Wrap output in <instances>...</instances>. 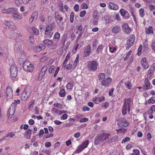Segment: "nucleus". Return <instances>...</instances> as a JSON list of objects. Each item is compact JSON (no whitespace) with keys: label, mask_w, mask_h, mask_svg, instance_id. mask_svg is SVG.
Returning a JSON list of instances; mask_svg holds the SVG:
<instances>
[{"label":"nucleus","mask_w":155,"mask_h":155,"mask_svg":"<svg viewBox=\"0 0 155 155\" xmlns=\"http://www.w3.org/2000/svg\"><path fill=\"white\" fill-rule=\"evenodd\" d=\"M53 29L52 26L51 24L48 25L46 27L45 32V38H51L53 35L52 31Z\"/></svg>","instance_id":"obj_4"},{"label":"nucleus","mask_w":155,"mask_h":155,"mask_svg":"<svg viewBox=\"0 0 155 155\" xmlns=\"http://www.w3.org/2000/svg\"><path fill=\"white\" fill-rule=\"evenodd\" d=\"M15 109L14 107H12V108L11 107L8 109V114L10 116V115L12 116L14 114Z\"/></svg>","instance_id":"obj_34"},{"label":"nucleus","mask_w":155,"mask_h":155,"mask_svg":"<svg viewBox=\"0 0 155 155\" xmlns=\"http://www.w3.org/2000/svg\"><path fill=\"white\" fill-rule=\"evenodd\" d=\"M103 49V47L102 45H99L97 48V51L99 52L102 51Z\"/></svg>","instance_id":"obj_55"},{"label":"nucleus","mask_w":155,"mask_h":155,"mask_svg":"<svg viewBox=\"0 0 155 155\" xmlns=\"http://www.w3.org/2000/svg\"><path fill=\"white\" fill-rule=\"evenodd\" d=\"M99 97H96L93 99V101L96 104H98L99 103Z\"/></svg>","instance_id":"obj_54"},{"label":"nucleus","mask_w":155,"mask_h":155,"mask_svg":"<svg viewBox=\"0 0 155 155\" xmlns=\"http://www.w3.org/2000/svg\"><path fill=\"white\" fill-rule=\"evenodd\" d=\"M109 50L111 53H113L116 50V47L113 46L110 47H109Z\"/></svg>","instance_id":"obj_57"},{"label":"nucleus","mask_w":155,"mask_h":155,"mask_svg":"<svg viewBox=\"0 0 155 155\" xmlns=\"http://www.w3.org/2000/svg\"><path fill=\"white\" fill-rule=\"evenodd\" d=\"M140 152L137 149L133 150V153L131 154V155H139Z\"/></svg>","instance_id":"obj_47"},{"label":"nucleus","mask_w":155,"mask_h":155,"mask_svg":"<svg viewBox=\"0 0 155 155\" xmlns=\"http://www.w3.org/2000/svg\"><path fill=\"white\" fill-rule=\"evenodd\" d=\"M81 144L78 146L77 149L74 151V153H79L81 152L82 150L84 149V148Z\"/></svg>","instance_id":"obj_31"},{"label":"nucleus","mask_w":155,"mask_h":155,"mask_svg":"<svg viewBox=\"0 0 155 155\" xmlns=\"http://www.w3.org/2000/svg\"><path fill=\"white\" fill-rule=\"evenodd\" d=\"M110 136V134L107 133H102L97 135L94 140V144L97 145L99 144L100 143L107 140Z\"/></svg>","instance_id":"obj_1"},{"label":"nucleus","mask_w":155,"mask_h":155,"mask_svg":"<svg viewBox=\"0 0 155 155\" xmlns=\"http://www.w3.org/2000/svg\"><path fill=\"white\" fill-rule=\"evenodd\" d=\"M130 140V138L128 137H126L124 138L121 141V143H125L129 141Z\"/></svg>","instance_id":"obj_48"},{"label":"nucleus","mask_w":155,"mask_h":155,"mask_svg":"<svg viewBox=\"0 0 155 155\" xmlns=\"http://www.w3.org/2000/svg\"><path fill=\"white\" fill-rule=\"evenodd\" d=\"M31 94L30 90H25L21 97V100L23 101L26 100L29 97Z\"/></svg>","instance_id":"obj_11"},{"label":"nucleus","mask_w":155,"mask_h":155,"mask_svg":"<svg viewBox=\"0 0 155 155\" xmlns=\"http://www.w3.org/2000/svg\"><path fill=\"white\" fill-rule=\"evenodd\" d=\"M31 131L30 129H28V130L26 131L24 134V136L27 139H30L31 135Z\"/></svg>","instance_id":"obj_26"},{"label":"nucleus","mask_w":155,"mask_h":155,"mask_svg":"<svg viewBox=\"0 0 155 155\" xmlns=\"http://www.w3.org/2000/svg\"><path fill=\"white\" fill-rule=\"evenodd\" d=\"M23 67L25 71L30 72L32 71L34 69L33 65L28 61L24 62L23 64Z\"/></svg>","instance_id":"obj_5"},{"label":"nucleus","mask_w":155,"mask_h":155,"mask_svg":"<svg viewBox=\"0 0 155 155\" xmlns=\"http://www.w3.org/2000/svg\"><path fill=\"white\" fill-rule=\"evenodd\" d=\"M151 84L148 82V81H146V90L149 89L150 88Z\"/></svg>","instance_id":"obj_62"},{"label":"nucleus","mask_w":155,"mask_h":155,"mask_svg":"<svg viewBox=\"0 0 155 155\" xmlns=\"http://www.w3.org/2000/svg\"><path fill=\"white\" fill-rule=\"evenodd\" d=\"M74 12H72L70 15V21L71 23H72L74 20Z\"/></svg>","instance_id":"obj_44"},{"label":"nucleus","mask_w":155,"mask_h":155,"mask_svg":"<svg viewBox=\"0 0 155 155\" xmlns=\"http://www.w3.org/2000/svg\"><path fill=\"white\" fill-rule=\"evenodd\" d=\"M147 137L148 140L149 141H150L151 138V134L149 133H148L147 135Z\"/></svg>","instance_id":"obj_63"},{"label":"nucleus","mask_w":155,"mask_h":155,"mask_svg":"<svg viewBox=\"0 0 155 155\" xmlns=\"http://www.w3.org/2000/svg\"><path fill=\"white\" fill-rule=\"evenodd\" d=\"M109 6L110 9H113L115 10H118L119 8L118 5L111 2H110L109 3Z\"/></svg>","instance_id":"obj_21"},{"label":"nucleus","mask_w":155,"mask_h":155,"mask_svg":"<svg viewBox=\"0 0 155 155\" xmlns=\"http://www.w3.org/2000/svg\"><path fill=\"white\" fill-rule=\"evenodd\" d=\"M60 36V33L59 32H56L54 36L53 41L56 42H58L59 40Z\"/></svg>","instance_id":"obj_23"},{"label":"nucleus","mask_w":155,"mask_h":155,"mask_svg":"<svg viewBox=\"0 0 155 155\" xmlns=\"http://www.w3.org/2000/svg\"><path fill=\"white\" fill-rule=\"evenodd\" d=\"M120 12L121 15L124 18H125L124 16L125 15H127L129 14L128 13L127 11H126L125 10L123 9H121Z\"/></svg>","instance_id":"obj_36"},{"label":"nucleus","mask_w":155,"mask_h":155,"mask_svg":"<svg viewBox=\"0 0 155 155\" xmlns=\"http://www.w3.org/2000/svg\"><path fill=\"white\" fill-rule=\"evenodd\" d=\"M153 111L150 108V109L147 111V113L149 115V118L150 119H152L153 118V116L152 114Z\"/></svg>","instance_id":"obj_41"},{"label":"nucleus","mask_w":155,"mask_h":155,"mask_svg":"<svg viewBox=\"0 0 155 155\" xmlns=\"http://www.w3.org/2000/svg\"><path fill=\"white\" fill-rule=\"evenodd\" d=\"M68 117V115L66 114H64L62 115V117H61V120H65Z\"/></svg>","instance_id":"obj_56"},{"label":"nucleus","mask_w":155,"mask_h":155,"mask_svg":"<svg viewBox=\"0 0 155 155\" xmlns=\"http://www.w3.org/2000/svg\"><path fill=\"white\" fill-rule=\"evenodd\" d=\"M135 39V36L134 35H131L129 36L126 45V49H128L133 45Z\"/></svg>","instance_id":"obj_6"},{"label":"nucleus","mask_w":155,"mask_h":155,"mask_svg":"<svg viewBox=\"0 0 155 155\" xmlns=\"http://www.w3.org/2000/svg\"><path fill=\"white\" fill-rule=\"evenodd\" d=\"M44 44L48 46H51L52 49H54L57 48V45L56 44H54L52 41L49 39H45L43 41Z\"/></svg>","instance_id":"obj_10"},{"label":"nucleus","mask_w":155,"mask_h":155,"mask_svg":"<svg viewBox=\"0 0 155 155\" xmlns=\"http://www.w3.org/2000/svg\"><path fill=\"white\" fill-rule=\"evenodd\" d=\"M13 18L15 20H21L23 19L22 16L16 13V12H14L12 14Z\"/></svg>","instance_id":"obj_25"},{"label":"nucleus","mask_w":155,"mask_h":155,"mask_svg":"<svg viewBox=\"0 0 155 155\" xmlns=\"http://www.w3.org/2000/svg\"><path fill=\"white\" fill-rule=\"evenodd\" d=\"M14 50L16 51H19L21 49V44L20 42L16 43L14 47Z\"/></svg>","instance_id":"obj_24"},{"label":"nucleus","mask_w":155,"mask_h":155,"mask_svg":"<svg viewBox=\"0 0 155 155\" xmlns=\"http://www.w3.org/2000/svg\"><path fill=\"white\" fill-rule=\"evenodd\" d=\"M10 76L12 79H15L18 74V69L15 64H12L11 65L10 68Z\"/></svg>","instance_id":"obj_3"},{"label":"nucleus","mask_w":155,"mask_h":155,"mask_svg":"<svg viewBox=\"0 0 155 155\" xmlns=\"http://www.w3.org/2000/svg\"><path fill=\"white\" fill-rule=\"evenodd\" d=\"M3 13L9 14L12 13L14 12H18V9L15 8L11 7L7 9H4L1 11Z\"/></svg>","instance_id":"obj_9"},{"label":"nucleus","mask_w":155,"mask_h":155,"mask_svg":"<svg viewBox=\"0 0 155 155\" xmlns=\"http://www.w3.org/2000/svg\"><path fill=\"white\" fill-rule=\"evenodd\" d=\"M90 110V108L86 106H84L82 107V110L83 111H89Z\"/></svg>","instance_id":"obj_58"},{"label":"nucleus","mask_w":155,"mask_h":155,"mask_svg":"<svg viewBox=\"0 0 155 155\" xmlns=\"http://www.w3.org/2000/svg\"><path fill=\"white\" fill-rule=\"evenodd\" d=\"M105 78L106 76L104 73H100L99 74L98 78L99 81L101 82L105 79Z\"/></svg>","instance_id":"obj_30"},{"label":"nucleus","mask_w":155,"mask_h":155,"mask_svg":"<svg viewBox=\"0 0 155 155\" xmlns=\"http://www.w3.org/2000/svg\"><path fill=\"white\" fill-rule=\"evenodd\" d=\"M149 8L150 11H152L155 9V6L153 5H150L149 6Z\"/></svg>","instance_id":"obj_59"},{"label":"nucleus","mask_w":155,"mask_h":155,"mask_svg":"<svg viewBox=\"0 0 155 155\" xmlns=\"http://www.w3.org/2000/svg\"><path fill=\"white\" fill-rule=\"evenodd\" d=\"M112 81V79L110 77L107 78L106 79L103 81L101 83V85L106 87H108L110 85Z\"/></svg>","instance_id":"obj_12"},{"label":"nucleus","mask_w":155,"mask_h":155,"mask_svg":"<svg viewBox=\"0 0 155 155\" xmlns=\"http://www.w3.org/2000/svg\"><path fill=\"white\" fill-rule=\"evenodd\" d=\"M117 133L120 135H124L127 132V130L125 128H121L116 130Z\"/></svg>","instance_id":"obj_20"},{"label":"nucleus","mask_w":155,"mask_h":155,"mask_svg":"<svg viewBox=\"0 0 155 155\" xmlns=\"http://www.w3.org/2000/svg\"><path fill=\"white\" fill-rule=\"evenodd\" d=\"M131 52V51H130L127 54L126 56L124 58V61L127 60L129 58L130 56V55Z\"/></svg>","instance_id":"obj_50"},{"label":"nucleus","mask_w":155,"mask_h":155,"mask_svg":"<svg viewBox=\"0 0 155 155\" xmlns=\"http://www.w3.org/2000/svg\"><path fill=\"white\" fill-rule=\"evenodd\" d=\"M124 102L122 110V114L125 115L127 113V111L129 112L130 107L131 101L130 99H124Z\"/></svg>","instance_id":"obj_2"},{"label":"nucleus","mask_w":155,"mask_h":155,"mask_svg":"<svg viewBox=\"0 0 155 155\" xmlns=\"http://www.w3.org/2000/svg\"><path fill=\"white\" fill-rule=\"evenodd\" d=\"M91 47L89 45H88L86 48L84 52V55L86 57L88 56L91 53Z\"/></svg>","instance_id":"obj_19"},{"label":"nucleus","mask_w":155,"mask_h":155,"mask_svg":"<svg viewBox=\"0 0 155 155\" xmlns=\"http://www.w3.org/2000/svg\"><path fill=\"white\" fill-rule=\"evenodd\" d=\"M148 102L150 104H152L155 103V100L153 99V97H152L148 100Z\"/></svg>","instance_id":"obj_51"},{"label":"nucleus","mask_w":155,"mask_h":155,"mask_svg":"<svg viewBox=\"0 0 155 155\" xmlns=\"http://www.w3.org/2000/svg\"><path fill=\"white\" fill-rule=\"evenodd\" d=\"M98 64L97 61H92L88 63L87 65V68L88 70L89 71H94L97 69V66Z\"/></svg>","instance_id":"obj_7"},{"label":"nucleus","mask_w":155,"mask_h":155,"mask_svg":"<svg viewBox=\"0 0 155 155\" xmlns=\"http://www.w3.org/2000/svg\"><path fill=\"white\" fill-rule=\"evenodd\" d=\"M20 101L19 100H15L14 102L11 105V107H13L14 106H17L18 104L20 103Z\"/></svg>","instance_id":"obj_42"},{"label":"nucleus","mask_w":155,"mask_h":155,"mask_svg":"<svg viewBox=\"0 0 155 155\" xmlns=\"http://www.w3.org/2000/svg\"><path fill=\"white\" fill-rule=\"evenodd\" d=\"M74 8L75 11L77 12L79 11V5L76 4L74 6Z\"/></svg>","instance_id":"obj_64"},{"label":"nucleus","mask_w":155,"mask_h":155,"mask_svg":"<svg viewBox=\"0 0 155 155\" xmlns=\"http://www.w3.org/2000/svg\"><path fill=\"white\" fill-rule=\"evenodd\" d=\"M79 57L78 55H77V57L76 58L74 62V64H73V67H74V69L77 66L78 62L79 61Z\"/></svg>","instance_id":"obj_40"},{"label":"nucleus","mask_w":155,"mask_h":155,"mask_svg":"<svg viewBox=\"0 0 155 155\" xmlns=\"http://www.w3.org/2000/svg\"><path fill=\"white\" fill-rule=\"evenodd\" d=\"M122 27L124 32L127 34L130 33L132 31L131 28L129 27L127 23H123Z\"/></svg>","instance_id":"obj_15"},{"label":"nucleus","mask_w":155,"mask_h":155,"mask_svg":"<svg viewBox=\"0 0 155 155\" xmlns=\"http://www.w3.org/2000/svg\"><path fill=\"white\" fill-rule=\"evenodd\" d=\"M15 136V134L13 132H10L8 133L4 138V139H5L6 138L9 137L10 138H12L13 137Z\"/></svg>","instance_id":"obj_39"},{"label":"nucleus","mask_w":155,"mask_h":155,"mask_svg":"<svg viewBox=\"0 0 155 155\" xmlns=\"http://www.w3.org/2000/svg\"><path fill=\"white\" fill-rule=\"evenodd\" d=\"M52 110L55 114L59 115H60L63 113L66 112V111H64V110H60L55 108H52Z\"/></svg>","instance_id":"obj_29"},{"label":"nucleus","mask_w":155,"mask_h":155,"mask_svg":"<svg viewBox=\"0 0 155 155\" xmlns=\"http://www.w3.org/2000/svg\"><path fill=\"white\" fill-rule=\"evenodd\" d=\"M5 96L7 101L10 100L12 98V90L10 86H8L6 88Z\"/></svg>","instance_id":"obj_8"},{"label":"nucleus","mask_w":155,"mask_h":155,"mask_svg":"<svg viewBox=\"0 0 155 155\" xmlns=\"http://www.w3.org/2000/svg\"><path fill=\"white\" fill-rule=\"evenodd\" d=\"M154 71L151 70V69H149L147 73V78L149 79H150L151 77L154 73Z\"/></svg>","instance_id":"obj_32"},{"label":"nucleus","mask_w":155,"mask_h":155,"mask_svg":"<svg viewBox=\"0 0 155 155\" xmlns=\"http://www.w3.org/2000/svg\"><path fill=\"white\" fill-rule=\"evenodd\" d=\"M38 12H37L36 11L33 12L29 19L30 23H32L34 20L36 19L38 17Z\"/></svg>","instance_id":"obj_17"},{"label":"nucleus","mask_w":155,"mask_h":155,"mask_svg":"<svg viewBox=\"0 0 155 155\" xmlns=\"http://www.w3.org/2000/svg\"><path fill=\"white\" fill-rule=\"evenodd\" d=\"M125 85L126 87L128 89H130L131 88L132 84L130 81H127L125 83Z\"/></svg>","instance_id":"obj_35"},{"label":"nucleus","mask_w":155,"mask_h":155,"mask_svg":"<svg viewBox=\"0 0 155 155\" xmlns=\"http://www.w3.org/2000/svg\"><path fill=\"white\" fill-rule=\"evenodd\" d=\"M47 70V68L46 66H45L42 68L39 74L38 78V81H40L42 79Z\"/></svg>","instance_id":"obj_14"},{"label":"nucleus","mask_w":155,"mask_h":155,"mask_svg":"<svg viewBox=\"0 0 155 155\" xmlns=\"http://www.w3.org/2000/svg\"><path fill=\"white\" fill-rule=\"evenodd\" d=\"M117 124L120 127H126L129 125L128 122L124 119H121L118 120Z\"/></svg>","instance_id":"obj_13"},{"label":"nucleus","mask_w":155,"mask_h":155,"mask_svg":"<svg viewBox=\"0 0 155 155\" xmlns=\"http://www.w3.org/2000/svg\"><path fill=\"white\" fill-rule=\"evenodd\" d=\"M66 94V91L64 87H62L60 89L59 94L61 97H64Z\"/></svg>","instance_id":"obj_28"},{"label":"nucleus","mask_w":155,"mask_h":155,"mask_svg":"<svg viewBox=\"0 0 155 155\" xmlns=\"http://www.w3.org/2000/svg\"><path fill=\"white\" fill-rule=\"evenodd\" d=\"M120 30V26L116 25L112 29V32L114 33H118Z\"/></svg>","instance_id":"obj_27"},{"label":"nucleus","mask_w":155,"mask_h":155,"mask_svg":"<svg viewBox=\"0 0 155 155\" xmlns=\"http://www.w3.org/2000/svg\"><path fill=\"white\" fill-rule=\"evenodd\" d=\"M89 143L88 140H87L82 142L81 145L82 146L84 149L86 148Z\"/></svg>","instance_id":"obj_38"},{"label":"nucleus","mask_w":155,"mask_h":155,"mask_svg":"<svg viewBox=\"0 0 155 155\" xmlns=\"http://www.w3.org/2000/svg\"><path fill=\"white\" fill-rule=\"evenodd\" d=\"M142 48V45H140L138 49V52H137V54L139 56H140L141 54V51Z\"/></svg>","instance_id":"obj_49"},{"label":"nucleus","mask_w":155,"mask_h":155,"mask_svg":"<svg viewBox=\"0 0 155 155\" xmlns=\"http://www.w3.org/2000/svg\"><path fill=\"white\" fill-rule=\"evenodd\" d=\"M153 30L152 27L150 26L146 30V33L147 34H153Z\"/></svg>","instance_id":"obj_33"},{"label":"nucleus","mask_w":155,"mask_h":155,"mask_svg":"<svg viewBox=\"0 0 155 155\" xmlns=\"http://www.w3.org/2000/svg\"><path fill=\"white\" fill-rule=\"evenodd\" d=\"M5 24L9 28L12 29H15V28L14 24L12 21H6L5 22Z\"/></svg>","instance_id":"obj_18"},{"label":"nucleus","mask_w":155,"mask_h":155,"mask_svg":"<svg viewBox=\"0 0 155 155\" xmlns=\"http://www.w3.org/2000/svg\"><path fill=\"white\" fill-rule=\"evenodd\" d=\"M141 64L144 69L145 68V57L143 58L141 61Z\"/></svg>","instance_id":"obj_46"},{"label":"nucleus","mask_w":155,"mask_h":155,"mask_svg":"<svg viewBox=\"0 0 155 155\" xmlns=\"http://www.w3.org/2000/svg\"><path fill=\"white\" fill-rule=\"evenodd\" d=\"M45 48V46L41 44L39 46H35L34 48V50L38 52H40L41 50L44 49Z\"/></svg>","instance_id":"obj_16"},{"label":"nucleus","mask_w":155,"mask_h":155,"mask_svg":"<svg viewBox=\"0 0 155 155\" xmlns=\"http://www.w3.org/2000/svg\"><path fill=\"white\" fill-rule=\"evenodd\" d=\"M140 15L141 17H143L145 15L144 12V10L143 9L141 8L139 10Z\"/></svg>","instance_id":"obj_45"},{"label":"nucleus","mask_w":155,"mask_h":155,"mask_svg":"<svg viewBox=\"0 0 155 155\" xmlns=\"http://www.w3.org/2000/svg\"><path fill=\"white\" fill-rule=\"evenodd\" d=\"M14 1L17 6H19L21 4V2L19 0H14Z\"/></svg>","instance_id":"obj_53"},{"label":"nucleus","mask_w":155,"mask_h":155,"mask_svg":"<svg viewBox=\"0 0 155 155\" xmlns=\"http://www.w3.org/2000/svg\"><path fill=\"white\" fill-rule=\"evenodd\" d=\"M54 67L53 66H51L49 68L48 72L49 73H52L54 69Z\"/></svg>","instance_id":"obj_61"},{"label":"nucleus","mask_w":155,"mask_h":155,"mask_svg":"<svg viewBox=\"0 0 155 155\" xmlns=\"http://www.w3.org/2000/svg\"><path fill=\"white\" fill-rule=\"evenodd\" d=\"M81 7L83 9H87L88 8V5L84 3H83L81 5Z\"/></svg>","instance_id":"obj_60"},{"label":"nucleus","mask_w":155,"mask_h":155,"mask_svg":"<svg viewBox=\"0 0 155 155\" xmlns=\"http://www.w3.org/2000/svg\"><path fill=\"white\" fill-rule=\"evenodd\" d=\"M54 106L56 107H58L60 109H62L63 108V105L60 103H55L54 104Z\"/></svg>","instance_id":"obj_43"},{"label":"nucleus","mask_w":155,"mask_h":155,"mask_svg":"<svg viewBox=\"0 0 155 155\" xmlns=\"http://www.w3.org/2000/svg\"><path fill=\"white\" fill-rule=\"evenodd\" d=\"M74 85V82L73 81H70L67 84V88L68 89H71Z\"/></svg>","instance_id":"obj_37"},{"label":"nucleus","mask_w":155,"mask_h":155,"mask_svg":"<svg viewBox=\"0 0 155 155\" xmlns=\"http://www.w3.org/2000/svg\"><path fill=\"white\" fill-rule=\"evenodd\" d=\"M86 13V11L85 10L81 11L80 12V16L81 17H84Z\"/></svg>","instance_id":"obj_52"},{"label":"nucleus","mask_w":155,"mask_h":155,"mask_svg":"<svg viewBox=\"0 0 155 155\" xmlns=\"http://www.w3.org/2000/svg\"><path fill=\"white\" fill-rule=\"evenodd\" d=\"M67 38V35L66 34H64L61 38L60 41V44L63 47L65 44V42Z\"/></svg>","instance_id":"obj_22"}]
</instances>
